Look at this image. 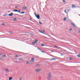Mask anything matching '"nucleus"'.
Instances as JSON below:
<instances>
[{
  "label": "nucleus",
  "mask_w": 80,
  "mask_h": 80,
  "mask_svg": "<svg viewBox=\"0 0 80 80\" xmlns=\"http://www.w3.org/2000/svg\"><path fill=\"white\" fill-rule=\"evenodd\" d=\"M27 7H26L25 6H24V7H23V9H27Z\"/></svg>",
  "instance_id": "obj_14"
},
{
  "label": "nucleus",
  "mask_w": 80,
  "mask_h": 80,
  "mask_svg": "<svg viewBox=\"0 0 80 80\" xmlns=\"http://www.w3.org/2000/svg\"><path fill=\"white\" fill-rule=\"evenodd\" d=\"M30 20H32V18H30Z\"/></svg>",
  "instance_id": "obj_41"
},
{
  "label": "nucleus",
  "mask_w": 80,
  "mask_h": 80,
  "mask_svg": "<svg viewBox=\"0 0 80 80\" xmlns=\"http://www.w3.org/2000/svg\"><path fill=\"white\" fill-rule=\"evenodd\" d=\"M77 57H79V58H80V55H77Z\"/></svg>",
  "instance_id": "obj_20"
},
{
  "label": "nucleus",
  "mask_w": 80,
  "mask_h": 80,
  "mask_svg": "<svg viewBox=\"0 0 80 80\" xmlns=\"http://www.w3.org/2000/svg\"><path fill=\"white\" fill-rule=\"evenodd\" d=\"M10 17H12V16H13V13H11L9 14L8 15Z\"/></svg>",
  "instance_id": "obj_8"
},
{
  "label": "nucleus",
  "mask_w": 80,
  "mask_h": 80,
  "mask_svg": "<svg viewBox=\"0 0 80 80\" xmlns=\"http://www.w3.org/2000/svg\"><path fill=\"white\" fill-rule=\"evenodd\" d=\"M41 51V52H43V53H44V52H43V51Z\"/></svg>",
  "instance_id": "obj_43"
},
{
  "label": "nucleus",
  "mask_w": 80,
  "mask_h": 80,
  "mask_svg": "<svg viewBox=\"0 0 80 80\" xmlns=\"http://www.w3.org/2000/svg\"><path fill=\"white\" fill-rule=\"evenodd\" d=\"M51 51L52 52H53V50H52Z\"/></svg>",
  "instance_id": "obj_38"
},
{
  "label": "nucleus",
  "mask_w": 80,
  "mask_h": 80,
  "mask_svg": "<svg viewBox=\"0 0 80 80\" xmlns=\"http://www.w3.org/2000/svg\"><path fill=\"white\" fill-rule=\"evenodd\" d=\"M42 31H43V32H45V30H43Z\"/></svg>",
  "instance_id": "obj_50"
},
{
  "label": "nucleus",
  "mask_w": 80,
  "mask_h": 80,
  "mask_svg": "<svg viewBox=\"0 0 80 80\" xmlns=\"http://www.w3.org/2000/svg\"><path fill=\"white\" fill-rule=\"evenodd\" d=\"M23 60V58H20L19 59V60Z\"/></svg>",
  "instance_id": "obj_31"
},
{
  "label": "nucleus",
  "mask_w": 80,
  "mask_h": 80,
  "mask_svg": "<svg viewBox=\"0 0 80 80\" xmlns=\"http://www.w3.org/2000/svg\"><path fill=\"white\" fill-rule=\"evenodd\" d=\"M13 20L15 21L17 20V18H14L13 19Z\"/></svg>",
  "instance_id": "obj_17"
},
{
  "label": "nucleus",
  "mask_w": 80,
  "mask_h": 80,
  "mask_svg": "<svg viewBox=\"0 0 80 80\" xmlns=\"http://www.w3.org/2000/svg\"><path fill=\"white\" fill-rule=\"evenodd\" d=\"M71 24L72 26H73L74 27H76V26L75 25V24H74V23H71Z\"/></svg>",
  "instance_id": "obj_7"
},
{
  "label": "nucleus",
  "mask_w": 80,
  "mask_h": 80,
  "mask_svg": "<svg viewBox=\"0 0 80 80\" xmlns=\"http://www.w3.org/2000/svg\"><path fill=\"white\" fill-rule=\"evenodd\" d=\"M9 33H10L12 34V33H13V32L10 31V32H9Z\"/></svg>",
  "instance_id": "obj_21"
},
{
  "label": "nucleus",
  "mask_w": 80,
  "mask_h": 80,
  "mask_svg": "<svg viewBox=\"0 0 80 80\" xmlns=\"http://www.w3.org/2000/svg\"><path fill=\"white\" fill-rule=\"evenodd\" d=\"M62 2H63L64 3H65V2H66V1H65V0H62Z\"/></svg>",
  "instance_id": "obj_26"
},
{
  "label": "nucleus",
  "mask_w": 80,
  "mask_h": 80,
  "mask_svg": "<svg viewBox=\"0 0 80 80\" xmlns=\"http://www.w3.org/2000/svg\"><path fill=\"white\" fill-rule=\"evenodd\" d=\"M38 50H41V49L39 48H38Z\"/></svg>",
  "instance_id": "obj_29"
},
{
  "label": "nucleus",
  "mask_w": 80,
  "mask_h": 80,
  "mask_svg": "<svg viewBox=\"0 0 80 80\" xmlns=\"http://www.w3.org/2000/svg\"><path fill=\"white\" fill-rule=\"evenodd\" d=\"M51 77H52V75H51V73H49L48 74V80H50L51 79Z\"/></svg>",
  "instance_id": "obj_1"
},
{
  "label": "nucleus",
  "mask_w": 80,
  "mask_h": 80,
  "mask_svg": "<svg viewBox=\"0 0 80 80\" xmlns=\"http://www.w3.org/2000/svg\"><path fill=\"white\" fill-rule=\"evenodd\" d=\"M65 13H67V11H66V9H64V11Z\"/></svg>",
  "instance_id": "obj_18"
},
{
  "label": "nucleus",
  "mask_w": 80,
  "mask_h": 80,
  "mask_svg": "<svg viewBox=\"0 0 80 80\" xmlns=\"http://www.w3.org/2000/svg\"><path fill=\"white\" fill-rule=\"evenodd\" d=\"M72 30V29L70 28L69 29V31H71Z\"/></svg>",
  "instance_id": "obj_24"
},
{
  "label": "nucleus",
  "mask_w": 80,
  "mask_h": 80,
  "mask_svg": "<svg viewBox=\"0 0 80 80\" xmlns=\"http://www.w3.org/2000/svg\"><path fill=\"white\" fill-rule=\"evenodd\" d=\"M41 69H36V72H39L40 71H41Z\"/></svg>",
  "instance_id": "obj_2"
},
{
  "label": "nucleus",
  "mask_w": 80,
  "mask_h": 80,
  "mask_svg": "<svg viewBox=\"0 0 80 80\" xmlns=\"http://www.w3.org/2000/svg\"><path fill=\"white\" fill-rule=\"evenodd\" d=\"M15 15H18V16H19V15L18 14H15Z\"/></svg>",
  "instance_id": "obj_33"
},
{
  "label": "nucleus",
  "mask_w": 80,
  "mask_h": 80,
  "mask_svg": "<svg viewBox=\"0 0 80 80\" xmlns=\"http://www.w3.org/2000/svg\"><path fill=\"white\" fill-rule=\"evenodd\" d=\"M3 58H0V60H2Z\"/></svg>",
  "instance_id": "obj_36"
},
{
  "label": "nucleus",
  "mask_w": 80,
  "mask_h": 80,
  "mask_svg": "<svg viewBox=\"0 0 80 80\" xmlns=\"http://www.w3.org/2000/svg\"><path fill=\"white\" fill-rule=\"evenodd\" d=\"M54 47H55V48H57V47H58V46H57V45H55L54 46Z\"/></svg>",
  "instance_id": "obj_25"
},
{
  "label": "nucleus",
  "mask_w": 80,
  "mask_h": 80,
  "mask_svg": "<svg viewBox=\"0 0 80 80\" xmlns=\"http://www.w3.org/2000/svg\"><path fill=\"white\" fill-rule=\"evenodd\" d=\"M78 32L79 33H80V31H79Z\"/></svg>",
  "instance_id": "obj_48"
},
{
  "label": "nucleus",
  "mask_w": 80,
  "mask_h": 80,
  "mask_svg": "<svg viewBox=\"0 0 80 80\" xmlns=\"http://www.w3.org/2000/svg\"><path fill=\"white\" fill-rule=\"evenodd\" d=\"M19 80H22V78H20L19 79Z\"/></svg>",
  "instance_id": "obj_45"
},
{
  "label": "nucleus",
  "mask_w": 80,
  "mask_h": 80,
  "mask_svg": "<svg viewBox=\"0 0 80 80\" xmlns=\"http://www.w3.org/2000/svg\"><path fill=\"white\" fill-rule=\"evenodd\" d=\"M18 13H20V10H18Z\"/></svg>",
  "instance_id": "obj_28"
},
{
  "label": "nucleus",
  "mask_w": 80,
  "mask_h": 80,
  "mask_svg": "<svg viewBox=\"0 0 80 80\" xmlns=\"http://www.w3.org/2000/svg\"><path fill=\"white\" fill-rule=\"evenodd\" d=\"M48 60H50V61H52V60H55L56 58H52V59H48Z\"/></svg>",
  "instance_id": "obj_6"
},
{
  "label": "nucleus",
  "mask_w": 80,
  "mask_h": 80,
  "mask_svg": "<svg viewBox=\"0 0 80 80\" xmlns=\"http://www.w3.org/2000/svg\"><path fill=\"white\" fill-rule=\"evenodd\" d=\"M21 14L25 13V12H21Z\"/></svg>",
  "instance_id": "obj_27"
},
{
  "label": "nucleus",
  "mask_w": 80,
  "mask_h": 80,
  "mask_svg": "<svg viewBox=\"0 0 80 80\" xmlns=\"http://www.w3.org/2000/svg\"><path fill=\"white\" fill-rule=\"evenodd\" d=\"M14 62H16V63H17V62H18L17 61H14Z\"/></svg>",
  "instance_id": "obj_37"
},
{
  "label": "nucleus",
  "mask_w": 80,
  "mask_h": 80,
  "mask_svg": "<svg viewBox=\"0 0 80 80\" xmlns=\"http://www.w3.org/2000/svg\"><path fill=\"white\" fill-rule=\"evenodd\" d=\"M3 16H6V14H4V15H3Z\"/></svg>",
  "instance_id": "obj_42"
},
{
  "label": "nucleus",
  "mask_w": 80,
  "mask_h": 80,
  "mask_svg": "<svg viewBox=\"0 0 80 80\" xmlns=\"http://www.w3.org/2000/svg\"><path fill=\"white\" fill-rule=\"evenodd\" d=\"M43 34H45V33H44V32H43V33H42Z\"/></svg>",
  "instance_id": "obj_44"
},
{
  "label": "nucleus",
  "mask_w": 80,
  "mask_h": 80,
  "mask_svg": "<svg viewBox=\"0 0 80 80\" xmlns=\"http://www.w3.org/2000/svg\"><path fill=\"white\" fill-rule=\"evenodd\" d=\"M3 57H6V55H3Z\"/></svg>",
  "instance_id": "obj_40"
},
{
  "label": "nucleus",
  "mask_w": 80,
  "mask_h": 80,
  "mask_svg": "<svg viewBox=\"0 0 80 80\" xmlns=\"http://www.w3.org/2000/svg\"><path fill=\"white\" fill-rule=\"evenodd\" d=\"M2 55V53H1V54H0V55Z\"/></svg>",
  "instance_id": "obj_49"
},
{
  "label": "nucleus",
  "mask_w": 80,
  "mask_h": 80,
  "mask_svg": "<svg viewBox=\"0 0 80 80\" xmlns=\"http://www.w3.org/2000/svg\"><path fill=\"white\" fill-rule=\"evenodd\" d=\"M66 19H67V18H64L63 20L64 21H65V20H66Z\"/></svg>",
  "instance_id": "obj_30"
},
{
  "label": "nucleus",
  "mask_w": 80,
  "mask_h": 80,
  "mask_svg": "<svg viewBox=\"0 0 80 80\" xmlns=\"http://www.w3.org/2000/svg\"><path fill=\"white\" fill-rule=\"evenodd\" d=\"M13 79V78L12 77H10L9 78V80H11Z\"/></svg>",
  "instance_id": "obj_10"
},
{
  "label": "nucleus",
  "mask_w": 80,
  "mask_h": 80,
  "mask_svg": "<svg viewBox=\"0 0 80 80\" xmlns=\"http://www.w3.org/2000/svg\"><path fill=\"white\" fill-rule=\"evenodd\" d=\"M79 16H80V14H79Z\"/></svg>",
  "instance_id": "obj_52"
},
{
  "label": "nucleus",
  "mask_w": 80,
  "mask_h": 80,
  "mask_svg": "<svg viewBox=\"0 0 80 80\" xmlns=\"http://www.w3.org/2000/svg\"><path fill=\"white\" fill-rule=\"evenodd\" d=\"M72 59H73V58H69V60H72Z\"/></svg>",
  "instance_id": "obj_19"
},
{
  "label": "nucleus",
  "mask_w": 80,
  "mask_h": 80,
  "mask_svg": "<svg viewBox=\"0 0 80 80\" xmlns=\"http://www.w3.org/2000/svg\"><path fill=\"white\" fill-rule=\"evenodd\" d=\"M18 55H16V56H15V57L16 58H18Z\"/></svg>",
  "instance_id": "obj_16"
},
{
  "label": "nucleus",
  "mask_w": 80,
  "mask_h": 80,
  "mask_svg": "<svg viewBox=\"0 0 80 80\" xmlns=\"http://www.w3.org/2000/svg\"><path fill=\"white\" fill-rule=\"evenodd\" d=\"M15 8H17V6H16V7H15Z\"/></svg>",
  "instance_id": "obj_47"
},
{
  "label": "nucleus",
  "mask_w": 80,
  "mask_h": 80,
  "mask_svg": "<svg viewBox=\"0 0 80 80\" xmlns=\"http://www.w3.org/2000/svg\"><path fill=\"white\" fill-rule=\"evenodd\" d=\"M39 66H40V64H38L36 65V67H39Z\"/></svg>",
  "instance_id": "obj_12"
},
{
  "label": "nucleus",
  "mask_w": 80,
  "mask_h": 80,
  "mask_svg": "<svg viewBox=\"0 0 80 80\" xmlns=\"http://www.w3.org/2000/svg\"><path fill=\"white\" fill-rule=\"evenodd\" d=\"M36 58H38L39 57V56H37L36 57Z\"/></svg>",
  "instance_id": "obj_22"
},
{
  "label": "nucleus",
  "mask_w": 80,
  "mask_h": 80,
  "mask_svg": "<svg viewBox=\"0 0 80 80\" xmlns=\"http://www.w3.org/2000/svg\"><path fill=\"white\" fill-rule=\"evenodd\" d=\"M34 15H35V17L36 16V15H37V14H36V13H34Z\"/></svg>",
  "instance_id": "obj_35"
},
{
  "label": "nucleus",
  "mask_w": 80,
  "mask_h": 80,
  "mask_svg": "<svg viewBox=\"0 0 80 80\" xmlns=\"http://www.w3.org/2000/svg\"><path fill=\"white\" fill-rule=\"evenodd\" d=\"M72 8H75V7H76V6L74 4H72Z\"/></svg>",
  "instance_id": "obj_9"
},
{
  "label": "nucleus",
  "mask_w": 80,
  "mask_h": 80,
  "mask_svg": "<svg viewBox=\"0 0 80 80\" xmlns=\"http://www.w3.org/2000/svg\"><path fill=\"white\" fill-rule=\"evenodd\" d=\"M35 60L34 58H31V60Z\"/></svg>",
  "instance_id": "obj_15"
},
{
  "label": "nucleus",
  "mask_w": 80,
  "mask_h": 80,
  "mask_svg": "<svg viewBox=\"0 0 80 80\" xmlns=\"http://www.w3.org/2000/svg\"><path fill=\"white\" fill-rule=\"evenodd\" d=\"M39 23H40V24H41V25H42V23L40 22V21L39 22Z\"/></svg>",
  "instance_id": "obj_23"
},
{
  "label": "nucleus",
  "mask_w": 80,
  "mask_h": 80,
  "mask_svg": "<svg viewBox=\"0 0 80 80\" xmlns=\"http://www.w3.org/2000/svg\"><path fill=\"white\" fill-rule=\"evenodd\" d=\"M78 54L80 55V53H79Z\"/></svg>",
  "instance_id": "obj_51"
},
{
  "label": "nucleus",
  "mask_w": 80,
  "mask_h": 80,
  "mask_svg": "<svg viewBox=\"0 0 80 80\" xmlns=\"http://www.w3.org/2000/svg\"><path fill=\"white\" fill-rule=\"evenodd\" d=\"M13 12H18V10H17V9H15V10H13Z\"/></svg>",
  "instance_id": "obj_13"
},
{
  "label": "nucleus",
  "mask_w": 80,
  "mask_h": 80,
  "mask_svg": "<svg viewBox=\"0 0 80 80\" xmlns=\"http://www.w3.org/2000/svg\"><path fill=\"white\" fill-rule=\"evenodd\" d=\"M68 12H69V11H70V10L68 9Z\"/></svg>",
  "instance_id": "obj_46"
},
{
  "label": "nucleus",
  "mask_w": 80,
  "mask_h": 80,
  "mask_svg": "<svg viewBox=\"0 0 80 80\" xmlns=\"http://www.w3.org/2000/svg\"><path fill=\"white\" fill-rule=\"evenodd\" d=\"M5 72H7L8 73V72H9V70H8V69L6 68L5 69Z\"/></svg>",
  "instance_id": "obj_4"
},
{
  "label": "nucleus",
  "mask_w": 80,
  "mask_h": 80,
  "mask_svg": "<svg viewBox=\"0 0 80 80\" xmlns=\"http://www.w3.org/2000/svg\"><path fill=\"white\" fill-rule=\"evenodd\" d=\"M37 42H38V40L37 39L35 40L34 42H32V44H35V43H37Z\"/></svg>",
  "instance_id": "obj_3"
},
{
  "label": "nucleus",
  "mask_w": 80,
  "mask_h": 80,
  "mask_svg": "<svg viewBox=\"0 0 80 80\" xmlns=\"http://www.w3.org/2000/svg\"><path fill=\"white\" fill-rule=\"evenodd\" d=\"M2 25H5V24H4V23H2Z\"/></svg>",
  "instance_id": "obj_34"
},
{
  "label": "nucleus",
  "mask_w": 80,
  "mask_h": 80,
  "mask_svg": "<svg viewBox=\"0 0 80 80\" xmlns=\"http://www.w3.org/2000/svg\"><path fill=\"white\" fill-rule=\"evenodd\" d=\"M26 63H27V64H28V63H29V62H27Z\"/></svg>",
  "instance_id": "obj_39"
},
{
  "label": "nucleus",
  "mask_w": 80,
  "mask_h": 80,
  "mask_svg": "<svg viewBox=\"0 0 80 80\" xmlns=\"http://www.w3.org/2000/svg\"><path fill=\"white\" fill-rule=\"evenodd\" d=\"M41 46H42V47H43V46H44V44H42L41 45Z\"/></svg>",
  "instance_id": "obj_32"
},
{
  "label": "nucleus",
  "mask_w": 80,
  "mask_h": 80,
  "mask_svg": "<svg viewBox=\"0 0 80 80\" xmlns=\"http://www.w3.org/2000/svg\"><path fill=\"white\" fill-rule=\"evenodd\" d=\"M36 17L38 18V19H40V15H39L38 14L36 16Z\"/></svg>",
  "instance_id": "obj_5"
},
{
  "label": "nucleus",
  "mask_w": 80,
  "mask_h": 80,
  "mask_svg": "<svg viewBox=\"0 0 80 80\" xmlns=\"http://www.w3.org/2000/svg\"><path fill=\"white\" fill-rule=\"evenodd\" d=\"M38 32H39L40 33H43V32H42V31H40V30H38Z\"/></svg>",
  "instance_id": "obj_11"
}]
</instances>
